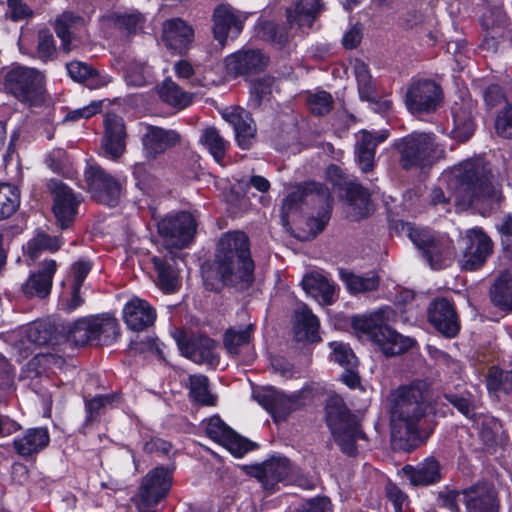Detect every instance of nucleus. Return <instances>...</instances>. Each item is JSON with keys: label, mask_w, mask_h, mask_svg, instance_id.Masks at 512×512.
<instances>
[{"label": "nucleus", "mask_w": 512, "mask_h": 512, "mask_svg": "<svg viewBox=\"0 0 512 512\" xmlns=\"http://www.w3.org/2000/svg\"><path fill=\"white\" fill-rule=\"evenodd\" d=\"M157 273V286L165 293H173L180 288L179 262H183L178 253L168 250L164 255L151 258Z\"/></svg>", "instance_id": "nucleus-21"}, {"label": "nucleus", "mask_w": 512, "mask_h": 512, "mask_svg": "<svg viewBox=\"0 0 512 512\" xmlns=\"http://www.w3.org/2000/svg\"><path fill=\"white\" fill-rule=\"evenodd\" d=\"M391 437L399 447L409 450L421 442L423 421L428 408L427 385L415 381L393 393Z\"/></svg>", "instance_id": "nucleus-2"}, {"label": "nucleus", "mask_w": 512, "mask_h": 512, "mask_svg": "<svg viewBox=\"0 0 512 512\" xmlns=\"http://www.w3.org/2000/svg\"><path fill=\"white\" fill-rule=\"evenodd\" d=\"M85 181L92 197L99 203L114 207L121 195L120 183L98 165L85 170Z\"/></svg>", "instance_id": "nucleus-15"}, {"label": "nucleus", "mask_w": 512, "mask_h": 512, "mask_svg": "<svg viewBox=\"0 0 512 512\" xmlns=\"http://www.w3.org/2000/svg\"><path fill=\"white\" fill-rule=\"evenodd\" d=\"M173 468L158 466L142 479L138 494L133 498L139 512H152L172 486Z\"/></svg>", "instance_id": "nucleus-10"}, {"label": "nucleus", "mask_w": 512, "mask_h": 512, "mask_svg": "<svg viewBox=\"0 0 512 512\" xmlns=\"http://www.w3.org/2000/svg\"><path fill=\"white\" fill-rule=\"evenodd\" d=\"M66 68L73 80L85 84L90 89H97L111 82L110 76L101 74L92 66L81 61H71Z\"/></svg>", "instance_id": "nucleus-37"}, {"label": "nucleus", "mask_w": 512, "mask_h": 512, "mask_svg": "<svg viewBox=\"0 0 512 512\" xmlns=\"http://www.w3.org/2000/svg\"><path fill=\"white\" fill-rule=\"evenodd\" d=\"M255 470L265 489H273L279 482L288 485L294 480V468L286 457H272Z\"/></svg>", "instance_id": "nucleus-23"}, {"label": "nucleus", "mask_w": 512, "mask_h": 512, "mask_svg": "<svg viewBox=\"0 0 512 512\" xmlns=\"http://www.w3.org/2000/svg\"><path fill=\"white\" fill-rule=\"evenodd\" d=\"M110 20L119 29H123L129 34H134L144 22V17L139 12L114 13L110 16Z\"/></svg>", "instance_id": "nucleus-55"}, {"label": "nucleus", "mask_w": 512, "mask_h": 512, "mask_svg": "<svg viewBox=\"0 0 512 512\" xmlns=\"http://www.w3.org/2000/svg\"><path fill=\"white\" fill-rule=\"evenodd\" d=\"M322 9L321 0H297L293 7L287 9V19L291 25L310 28Z\"/></svg>", "instance_id": "nucleus-36"}, {"label": "nucleus", "mask_w": 512, "mask_h": 512, "mask_svg": "<svg viewBox=\"0 0 512 512\" xmlns=\"http://www.w3.org/2000/svg\"><path fill=\"white\" fill-rule=\"evenodd\" d=\"M19 206V197L15 189L8 185H0V220L10 217Z\"/></svg>", "instance_id": "nucleus-54"}, {"label": "nucleus", "mask_w": 512, "mask_h": 512, "mask_svg": "<svg viewBox=\"0 0 512 512\" xmlns=\"http://www.w3.org/2000/svg\"><path fill=\"white\" fill-rule=\"evenodd\" d=\"M181 142V135L172 129L146 125L142 136L143 150L147 157L156 158L167 149L173 148Z\"/></svg>", "instance_id": "nucleus-25"}, {"label": "nucleus", "mask_w": 512, "mask_h": 512, "mask_svg": "<svg viewBox=\"0 0 512 512\" xmlns=\"http://www.w3.org/2000/svg\"><path fill=\"white\" fill-rule=\"evenodd\" d=\"M104 127L102 146L105 155L110 159L116 160L123 155L126 149L124 120L114 113H109L104 119Z\"/></svg>", "instance_id": "nucleus-26"}, {"label": "nucleus", "mask_w": 512, "mask_h": 512, "mask_svg": "<svg viewBox=\"0 0 512 512\" xmlns=\"http://www.w3.org/2000/svg\"><path fill=\"white\" fill-rule=\"evenodd\" d=\"M442 179L456 204L482 213L499 206L503 196L491 167L481 159L465 160L445 170Z\"/></svg>", "instance_id": "nucleus-1"}, {"label": "nucleus", "mask_w": 512, "mask_h": 512, "mask_svg": "<svg viewBox=\"0 0 512 512\" xmlns=\"http://www.w3.org/2000/svg\"><path fill=\"white\" fill-rule=\"evenodd\" d=\"M123 317L131 330L143 331L155 322L156 311L147 301L136 297L125 304Z\"/></svg>", "instance_id": "nucleus-29"}, {"label": "nucleus", "mask_w": 512, "mask_h": 512, "mask_svg": "<svg viewBox=\"0 0 512 512\" xmlns=\"http://www.w3.org/2000/svg\"><path fill=\"white\" fill-rule=\"evenodd\" d=\"M194 39V31L190 25L180 18L168 19L163 23L162 40L166 47L175 53L182 54Z\"/></svg>", "instance_id": "nucleus-28"}, {"label": "nucleus", "mask_w": 512, "mask_h": 512, "mask_svg": "<svg viewBox=\"0 0 512 512\" xmlns=\"http://www.w3.org/2000/svg\"><path fill=\"white\" fill-rule=\"evenodd\" d=\"M308 197H316L319 201H323L325 206L318 212L317 217H311L307 221L313 236L322 232L327 225L331 215L330 196L327 189L319 183L306 182L294 186L282 203L283 218L295 212L300 204Z\"/></svg>", "instance_id": "nucleus-9"}, {"label": "nucleus", "mask_w": 512, "mask_h": 512, "mask_svg": "<svg viewBox=\"0 0 512 512\" xmlns=\"http://www.w3.org/2000/svg\"><path fill=\"white\" fill-rule=\"evenodd\" d=\"M245 20L244 14L231 5H217L212 13V32L215 40L224 46L229 37L235 38L241 33Z\"/></svg>", "instance_id": "nucleus-18"}, {"label": "nucleus", "mask_w": 512, "mask_h": 512, "mask_svg": "<svg viewBox=\"0 0 512 512\" xmlns=\"http://www.w3.org/2000/svg\"><path fill=\"white\" fill-rule=\"evenodd\" d=\"M443 91L431 79H417L410 83L405 96V105L412 114L432 113L440 107Z\"/></svg>", "instance_id": "nucleus-13"}, {"label": "nucleus", "mask_w": 512, "mask_h": 512, "mask_svg": "<svg viewBox=\"0 0 512 512\" xmlns=\"http://www.w3.org/2000/svg\"><path fill=\"white\" fill-rule=\"evenodd\" d=\"M499 24L495 25L490 17H485L483 26L486 28L487 33L483 41V47L487 50L497 52L500 45V38L504 35L505 18L499 14Z\"/></svg>", "instance_id": "nucleus-51"}, {"label": "nucleus", "mask_w": 512, "mask_h": 512, "mask_svg": "<svg viewBox=\"0 0 512 512\" xmlns=\"http://www.w3.org/2000/svg\"><path fill=\"white\" fill-rule=\"evenodd\" d=\"M151 78V70L146 64L131 63L127 67L125 79L128 85L134 87L145 86Z\"/></svg>", "instance_id": "nucleus-56"}, {"label": "nucleus", "mask_w": 512, "mask_h": 512, "mask_svg": "<svg viewBox=\"0 0 512 512\" xmlns=\"http://www.w3.org/2000/svg\"><path fill=\"white\" fill-rule=\"evenodd\" d=\"M402 471L413 486H428L441 479L440 464L434 457H428L416 466L406 465Z\"/></svg>", "instance_id": "nucleus-34"}, {"label": "nucleus", "mask_w": 512, "mask_h": 512, "mask_svg": "<svg viewBox=\"0 0 512 512\" xmlns=\"http://www.w3.org/2000/svg\"><path fill=\"white\" fill-rule=\"evenodd\" d=\"M394 148L404 170H422L445 157V149L433 133L412 132L395 141Z\"/></svg>", "instance_id": "nucleus-4"}, {"label": "nucleus", "mask_w": 512, "mask_h": 512, "mask_svg": "<svg viewBox=\"0 0 512 512\" xmlns=\"http://www.w3.org/2000/svg\"><path fill=\"white\" fill-rule=\"evenodd\" d=\"M26 337L31 343L46 345L52 341V327L44 323H34L26 329Z\"/></svg>", "instance_id": "nucleus-59"}, {"label": "nucleus", "mask_w": 512, "mask_h": 512, "mask_svg": "<svg viewBox=\"0 0 512 512\" xmlns=\"http://www.w3.org/2000/svg\"><path fill=\"white\" fill-rule=\"evenodd\" d=\"M197 223L189 212L168 215L158 222V232L167 248L182 249L188 246L196 233Z\"/></svg>", "instance_id": "nucleus-12"}, {"label": "nucleus", "mask_w": 512, "mask_h": 512, "mask_svg": "<svg viewBox=\"0 0 512 512\" xmlns=\"http://www.w3.org/2000/svg\"><path fill=\"white\" fill-rule=\"evenodd\" d=\"M268 61L259 49H242L227 56L225 66L229 74L239 76L263 71Z\"/></svg>", "instance_id": "nucleus-22"}, {"label": "nucleus", "mask_w": 512, "mask_h": 512, "mask_svg": "<svg viewBox=\"0 0 512 512\" xmlns=\"http://www.w3.org/2000/svg\"><path fill=\"white\" fill-rule=\"evenodd\" d=\"M6 16L13 21L27 20L33 16V10L21 0H7Z\"/></svg>", "instance_id": "nucleus-61"}, {"label": "nucleus", "mask_w": 512, "mask_h": 512, "mask_svg": "<svg viewBox=\"0 0 512 512\" xmlns=\"http://www.w3.org/2000/svg\"><path fill=\"white\" fill-rule=\"evenodd\" d=\"M375 149L374 135L368 131H362L356 141L355 154L358 165L363 172H369L373 169Z\"/></svg>", "instance_id": "nucleus-42"}, {"label": "nucleus", "mask_w": 512, "mask_h": 512, "mask_svg": "<svg viewBox=\"0 0 512 512\" xmlns=\"http://www.w3.org/2000/svg\"><path fill=\"white\" fill-rule=\"evenodd\" d=\"M303 289L315 299L320 300L323 304L330 305L335 301V285L319 274L310 273L302 279Z\"/></svg>", "instance_id": "nucleus-39"}, {"label": "nucleus", "mask_w": 512, "mask_h": 512, "mask_svg": "<svg viewBox=\"0 0 512 512\" xmlns=\"http://www.w3.org/2000/svg\"><path fill=\"white\" fill-rule=\"evenodd\" d=\"M254 331V325L248 324L244 329L229 328L224 334V346L228 353L237 355L240 347L248 345Z\"/></svg>", "instance_id": "nucleus-48"}, {"label": "nucleus", "mask_w": 512, "mask_h": 512, "mask_svg": "<svg viewBox=\"0 0 512 512\" xmlns=\"http://www.w3.org/2000/svg\"><path fill=\"white\" fill-rule=\"evenodd\" d=\"M409 238L422 251L431 268L435 270L450 265L455 257V247L448 236L435 237L428 231L411 228Z\"/></svg>", "instance_id": "nucleus-11"}, {"label": "nucleus", "mask_w": 512, "mask_h": 512, "mask_svg": "<svg viewBox=\"0 0 512 512\" xmlns=\"http://www.w3.org/2000/svg\"><path fill=\"white\" fill-rule=\"evenodd\" d=\"M200 143L209 150L218 163L225 157L228 142L215 127H206L202 130Z\"/></svg>", "instance_id": "nucleus-47"}, {"label": "nucleus", "mask_w": 512, "mask_h": 512, "mask_svg": "<svg viewBox=\"0 0 512 512\" xmlns=\"http://www.w3.org/2000/svg\"><path fill=\"white\" fill-rule=\"evenodd\" d=\"M84 26L85 19L71 11H65L55 19L54 29L65 53L71 50L72 35Z\"/></svg>", "instance_id": "nucleus-38"}, {"label": "nucleus", "mask_w": 512, "mask_h": 512, "mask_svg": "<svg viewBox=\"0 0 512 512\" xmlns=\"http://www.w3.org/2000/svg\"><path fill=\"white\" fill-rule=\"evenodd\" d=\"M468 512H497L496 494L489 484H478L463 492Z\"/></svg>", "instance_id": "nucleus-32"}, {"label": "nucleus", "mask_w": 512, "mask_h": 512, "mask_svg": "<svg viewBox=\"0 0 512 512\" xmlns=\"http://www.w3.org/2000/svg\"><path fill=\"white\" fill-rule=\"evenodd\" d=\"M49 442L48 430L38 427L27 429L22 436L15 438L13 446L18 455L28 458L46 448Z\"/></svg>", "instance_id": "nucleus-35"}, {"label": "nucleus", "mask_w": 512, "mask_h": 512, "mask_svg": "<svg viewBox=\"0 0 512 512\" xmlns=\"http://www.w3.org/2000/svg\"><path fill=\"white\" fill-rule=\"evenodd\" d=\"M248 236L242 231L224 233L216 248L214 266L220 280L248 288L254 281V262L250 257Z\"/></svg>", "instance_id": "nucleus-3"}, {"label": "nucleus", "mask_w": 512, "mask_h": 512, "mask_svg": "<svg viewBox=\"0 0 512 512\" xmlns=\"http://www.w3.org/2000/svg\"><path fill=\"white\" fill-rule=\"evenodd\" d=\"M206 434L210 439L224 446L236 457H242L256 446L252 441L235 433L219 416H213L209 419L206 425Z\"/></svg>", "instance_id": "nucleus-20"}, {"label": "nucleus", "mask_w": 512, "mask_h": 512, "mask_svg": "<svg viewBox=\"0 0 512 512\" xmlns=\"http://www.w3.org/2000/svg\"><path fill=\"white\" fill-rule=\"evenodd\" d=\"M158 93L164 102L178 109H184L192 102L191 94L183 91L177 83L169 78L159 86Z\"/></svg>", "instance_id": "nucleus-43"}, {"label": "nucleus", "mask_w": 512, "mask_h": 512, "mask_svg": "<svg viewBox=\"0 0 512 512\" xmlns=\"http://www.w3.org/2000/svg\"><path fill=\"white\" fill-rule=\"evenodd\" d=\"M478 426H480L481 436L485 441H492L498 431L499 423L491 416L478 414L476 420H473Z\"/></svg>", "instance_id": "nucleus-63"}, {"label": "nucleus", "mask_w": 512, "mask_h": 512, "mask_svg": "<svg viewBox=\"0 0 512 512\" xmlns=\"http://www.w3.org/2000/svg\"><path fill=\"white\" fill-rule=\"evenodd\" d=\"M487 387L494 392L508 394L512 390V370H502L492 367L488 371Z\"/></svg>", "instance_id": "nucleus-53"}, {"label": "nucleus", "mask_w": 512, "mask_h": 512, "mask_svg": "<svg viewBox=\"0 0 512 512\" xmlns=\"http://www.w3.org/2000/svg\"><path fill=\"white\" fill-rule=\"evenodd\" d=\"M341 280L345 283L350 293L358 294L374 291L379 286V278L376 275L359 276L352 272L341 269L339 271Z\"/></svg>", "instance_id": "nucleus-46"}, {"label": "nucleus", "mask_w": 512, "mask_h": 512, "mask_svg": "<svg viewBox=\"0 0 512 512\" xmlns=\"http://www.w3.org/2000/svg\"><path fill=\"white\" fill-rule=\"evenodd\" d=\"M308 106L314 115L322 116L329 113L333 106V98L326 91H318L307 98Z\"/></svg>", "instance_id": "nucleus-58"}, {"label": "nucleus", "mask_w": 512, "mask_h": 512, "mask_svg": "<svg viewBox=\"0 0 512 512\" xmlns=\"http://www.w3.org/2000/svg\"><path fill=\"white\" fill-rule=\"evenodd\" d=\"M273 79L263 77L255 79L250 86L249 105L252 108H259L263 102L268 101L272 92Z\"/></svg>", "instance_id": "nucleus-52"}, {"label": "nucleus", "mask_w": 512, "mask_h": 512, "mask_svg": "<svg viewBox=\"0 0 512 512\" xmlns=\"http://www.w3.org/2000/svg\"><path fill=\"white\" fill-rule=\"evenodd\" d=\"M348 203L347 216L352 221H359L368 217L373 209L368 191L357 182H350L345 190Z\"/></svg>", "instance_id": "nucleus-33"}, {"label": "nucleus", "mask_w": 512, "mask_h": 512, "mask_svg": "<svg viewBox=\"0 0 512 512\" xmlns=\"http://www.w3.org/2000/svg\"><path fill=\"white\" fill-rule=\"evenodd\" d=\"M429 323L443 336L455 337L460 331V320L451 300L439 297L428 307Z\"/></svg>", "instance_id": "nucleus-19"}, {"label": "nucleus", "mask_w": 512, "mask_h": 512, "mask_svg": "<svg viewBox=\"0 0 512 512\" xmlns=\"http://www.w3.org/2000/svg\"><path fill=\"white\" fill-rule=\"evenodd\" d=\"M173 338L181 353L193 362L211 366L218 364L217 343L213 339L206 336L189 338L182 330H175Z\"/></svg>", "instance_id": "nucleus-16"}, {"label": "nucleus", "mask_w": 512, "mask_h": 512, "mask_svg": "<svg viewBox=\"0 0 512 512\" xmlns=\"http://www.w3.org/2000/svg\"><path fill=\"white\" fill-rule=\"evenodd\" d=\"M295 333L299 340L316 341L318 337V318L306 306L302 305L296 311Z\"/></svg>", "instance_id": "nucleus-41"}, {"label": "nucleus", "mask_w": 512, "mask_h": 512, "mask_svg": "<svg viewBox=\"0 0 512 512\" xmlns=\"http://www.w3.org/2000/svg\"><path fill=\"white\" fill-rule=\"evenodd\" d=\"M224 118L233 126L238 146L249 149L256 137V127L250 114L242 108H234Z\"/></svg>", "instance_id": "nucleus-30"}, {"label": "nucleus", "mask_w": 512, "mask_h": 512, "mask_svg": "<svg viewBox=\"0 0 512 512\" xmlns=\"http://www.w3.org/2000/svg\"><path fill=\"white\" fill-rule=\"evenodd\" d=\"M187 387L190 398L201 405H215L216 397L209 390V379L202 374H194L188 377Z\"/></svg>", "instance_id": "nucleus-44"}, {"label": "nucleus", "mask_w": 512, "mask_h": 512, "mask_svg": "<svg viewBox=\"0 0 512 512\" xmlns=\"http://www.w3.org/2000/svg\"><path fill=\"white\" fill-rule=\"evenodd\" d=\"M352 325L355 331L373 341L386 357L402 354L414 344L411 338L402 336L385 323L384 311L355 317Z\"/></svg>", "instance_id": "nucleus-5"}, {"label": "nucleus", "mask_w": 512, "mask_h": 512, "mask_svg": "<svg viewBox=\"0 0 512 512\" xmlns=\"http://www.w3.org/2000/svg\"><path fill=\"white\" fill-rule=\"evenodd\" d=\"M475 103L471 99H462L461 102H455L452 106V116L454 122V137L461 142H465L473 135L475 124L473 114Z\"/></svg>", "instance_id": "nucleus-31"}, {"label": "nucleus", "mask_w": 512, "mask_h": 512, "mask_svg": "<svg viewBox=\"0 0 512 512\" xmlns=\"http://www.w3.org/2000/svg\"><path fill=\"white\" fill-rule=\"evenodd\" d=\"M119 334V323L115 316L103 313L75 321L69 329L68 339L76 346L93 343L109 345L116 341Z\"/></svg>", "instance_id": "nucleus-7"}, {"label": "nucleus", "mask_w": 512, "mask_h": 512, "mask_svg": "<svg viewBox=\"0 0 512 512\" xmlns=\"http://www.w3.org/2000/svg\"><path fill=\"white\" fill-rule=\"evenodd\" d=\"M4 88L28 106H40L45 102L44 76L33 68L12 66L5 73Z\"/></svg>", "instance_id": "nucleus-8"}, {"label": "nucleus", "mask_w": 512, "mask_h": 512, "mask_svg": "<svg viewBox=\"0 0 512 512\" xmlns=\"http://www.w3.org/2000/svg\"><path fill=\"white\" fill-rule=\"evenodd\" d=\"M492 303L502 310H512V267L499 273L491 289Z\"/></svg>", "instance_id": "nucleus-40"}, {"label": "nucleus", "mask_w": 512, "mask_h": 512, "mask_svg": "<svg viewBox=\"0 0 512 512\" xmlns=\"http://www.w3.org/2000/svg\"><path fill=\"white\" fill-rule=\"evenodd\" d=\"M46 187L53 195V213L57 222L62 229L69 227L76 218L82 196L59 179L48 180Z\"/></svg>", "instance_id": "nucleus-14"}, {"label": "nucleus", "mask_w": 512, "mask_h": 512, "mask_svg": "<svg viewBox=\"0 0 512 512\" xmlns=\"http://www.w3.org/2000/svg\"><path fill=\"white\" fill-rule=\"evenodd\" d=\"M445 399L455 407L462 415L471 420H476L479 399L468 391L461 393L449 392L444 394Z\"/></svg>", "instance_id": "nucleus-45"}, {"label": "nucleus", "mask_w": 512, "mask_h": 512, "mask_svg": "<svg viewBox=\"0 0 512 512\" xmlns=\"http://www.w3.org/2000/svg\"><path fill=\"white\" fill-rule=\"evenodd\" d=\"M495 128L500 136L512 139V104L498 114Z\"/></svg>", "instance_id": "nucleus-62"}, {"label": "nucleus", "mask_w": 512, "mask_h": 512, "mask_svg": "<svg viewBox=\"0 0 512 512\" xmlns=\"http://www.w3.org/2000/svg\"><path fill=\"white\" fill-rule=\"evenodd\" d=\"M326 419L341 451L349 456L356 455V442L365 440L366 435L360 428L358 418L349 411L340 397L329 399Z\"/></svg>", "instance_id": "nucleus-6"}, {"label": "nucleus", "mask_w": 512, "mask_h": 512, "mask_svg": "<svg viewBox=\"0 0 512 512\" xmlns=\"http://www.w3.org/2000/svg\"><path fill=\"white\" fill-rule=\"evenodd\" d=\"M61 244L62 242L59 237L39 232L27 242L26 251L31 259H35L42 251H57Z\"/></svg>", "instance_id": "nucleus-49"}, {"label": "nucleus", "mask_w": 512, "mask_h": 512, "mask_svg": "<svg viewBox=\"0 0 512 512\" xmlns=\"http://www.w3.org/2000/svg\"><path fill=\"white\" fill-rule=\"evenodd\" d=\"M332 359L343 367H357L358 360L351 348L343 343L334 341L330 343Z\"/></svg>", "instance_id": "nucleus-57"}, {"label": "nucleus", "mask_w": 512, "mask_h": 512, "mask_svg": "<svg viewBox=\"0 0 512 512\" xmlns=\"http://www.w3.org/2000/svg\"><path fill=\"white\" fill-rule=\"evenodd\" d=\"M57 263L53 259H47L39 264L38 270L31 273L22 286V291L27 298H45L52 288L54 274L57 270Z\"/></svg>", "instance_id": "nucleus-27"}, {"label": "nucleus", "mask_w": 512, "mask_h": 512, "mask_svg": "<svg viewBox=\"0 0 512 512\" xmlns=\"http://www.w3.org/2000/svg\"><path fill=\"white\" fill-rule=\"evenodd\" d=\"M260 404L265 407L276 422L283 421L287 416L300 406L301 394L295 392L286 395L282 391L272 387L267 388L258 395Z\"/></svg>", "instance_id": "nucleus-24"}, {"label": "nucleus", "mask_w": 512, "mask_h": 512, "mask_svg": "<svg viewBox=\"0 0 512 512\" xmlns=\"http://www.w3.org/2000/svg\"><path fill=\"white\" fill-rule=\"evenodd\" d=\"M295 512H333V507L328 497H315L302 504Z\"/></svg>", "instance_id": "nucleus-64"}, {"label": "nucleus", "mask_w": 512, "mask_h": 512, "mask_svg": "<svg viewBox=\"0 0 512 512\" xmlns=\"http://www.w3.org/2000/svg\"><path fill=\"white\" fill-rule=\"evenodd\" d=\"M37 54L44 61L50 60L56 55L55 40L48 29L38 32Z\"/></svg>", "instance_id": "nucleus-60"}, {"label": "nucleus", "mask_w": 512, "mask_h": 512, "mask_svg": "<svg viewBox=\"0 0 512 512\" xmlns=\"http://www.w3.org/2000/svg\"><path fill=\"white\" fill-rule=\"evenodd\" d=\"M463 241L462 268L469 271L479 269L493 252L492 240L482 228L475 227L466 231Z\"/></svg>", "instance_id": "nucleus-17"}, {"label": "nucleus", "mask_w": 512, "mask_h": 512, "mask_svg": "<svg viewBox=\"0 0 512 512\" xmlns=\"http://www.w3.org/2000/svg\"><path fill=\"white\" fill-rule=\"evenodd\" d=\"M259 36L277 46L278 48H284L289 41V34L287 28L273 22H264L258 31Z\"/></svg>", "instance_id": "nucleus-50"}]
</instances>
